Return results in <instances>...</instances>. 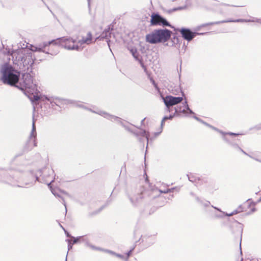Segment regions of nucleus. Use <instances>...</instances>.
Segmentation results:
<instances>
[{
	"mask_svg": "<svg viewBox=\"0 0 261 261\" xmlns=\"http://www.w3.org/2000/svg\"><path fill=\"white\" fill-rule=\"evenodd\" d=\"M92 35L90 32H88L86 37H83L82 39L79 40L77 42L79 46H82L84 44H89L92 42Z\"/></svg>",
	"mask_w": 261,
	"mask_h": 261,
	"instance_id": "15",
	"label": "nucleus"
},
{
	"mask_svg": "<svg viewBox=\"0 0 261 261\" xmlns=\"http://www.w3.org/2000/svg\"><path fill=\"white\" fill-rule=\"evenodd\" d=\"M34 98L35 100H38L39 99V97L38 96H34Z\"/></svg>",
	"mask_w": 261,
	"mask_h": 261,
	"instance_id": "34",
	"label": "nucleus"
},
{
	"mask_svg": "<svg viewBox=\"0 0 261 261\" xmlns=\"http://www.w3.org/2000/svg\"><path fill=\"white\" fill-rule=\"evenodd\" d=\"M182 9H183L182 7H177V8L173 9V11H177V10H181Z\"/></svg>",
	"mask_w": 261,
	"mask_h": 261,
	"instance_id": "31",
	"label": "nucleus"
},
{
	"mask_svg": "<svg viewBox=\"0 0 261 261\" xmlns=\"http://www.w3.org/2000/svg\"><path fill=\"white\" fill-rule=\"evenodd\" d=\"M174 190V188H171V189H168L166 190H160V193H167L168 192H172L173 190Z\"/></svg>",
	"mask_w": 261,
	"mask_h": 261,
	"instance_id": "26",
	"label": "nucleus"
},
{
	"mask_svg": "<svg viewBox=\"0 0 261 261\" xmlns=\"http://www.w3.org/2000/svg\"><path fill=\"white\" fill-rule=\"evenodd\" d=\"M18 172H16V173H15V176H17V175H18Z\"/></svg>",
	"mask_w": 261,
	"mask_h": 261,
	"instance_id": "43",
	"label": "nucleus"
},
{
	"mask_svg": "<svg viewBox=\"0 0 261 261\" xmlns=\"http://www.w3.org/2000/svg\"><path fill=\"white\" fill-rule=\"evenodd\" d=\"M62 200H63V204L64 205V206L66 207V203H65V202L64 200L62 198Z\"/></svg>",
	"mask_w": 261,
	"mask_h": 261,
	"instance_id": "38",
	"label": "nucleus"
},
{
	"mask_svg": "<svg viewBox=\"0 0 261 261\" xmlns=\"http://www.w3.org/2000/svg\"><path fill=\"white\" fill-rule=\"evenodd\" d=\"M152 84L154 85V86L155 87H156V85H155V84L154 81L153 80H152Z\"/></svg>",
	"mask_w": 261,
	"mask_h": 261,
	"instance_id": "39",
	"label": "nucleus"
},
{
	"mask_svg": "<svg viewBox=\"0 0 261 261\" xmlns=\"http://www.w3.org/2000/svg\"><path fill=\"white\" fill-rule=\"evenodd\" d=\"M197 200L201 203V204H202L204 206L207 207L210 205V202L209 201H205L203 202L201 200H200L198 197L197 198Z\"/></svg>",
	"mask_w": 261,
	"mask_h": 261,
	"instance_id": "23",
	"label": "nucleus"
},
{
	"mask_svg": "<svg viewBox=\"0 0 261 261\" xmlns=\"http://www.w3.org/2000/svg\"><path fill=\"white\" fill-rule=\"evenodd\" d=\"M61 227H62L63 228V229L64 230L65 233L67 234V237H70V236H69V233L67 232V231H66V230H65L64 229V228H63L62 226H61Z\"/></svg>",
	"mask_w": 261,
	"mask_h": 261,
	"instance_id": "35",
	"label": "nucleus"
},
{
	"mask_svg": "<svg viewBox=\"0 0 261 261\" xmlns=\"http://www.w3.org/2000/svg\"><path fill=\"white\" fill-rule=\"evenodd\" d=\"M189 180L194 184L196 186H198L202 185L203 182H206V181L203 179H201L199 177H196L195 175L193 174H188L187 175Z\"/></svg>",
	"mask_w": 261,
	"mask_h": 261,
	"instance_id": "13",
	"label": "nucleus"
},
{
	"mask_svg": "<svg viewBox=\"0 0 261 261\" xmlns=\"http://www.w3.org/2000/svg\"><path fill=\"white\" fill-rule=\"evenodd\" d=\"M72 238L74 239L73 240V242L72 243L73 244L77 243L79 241H80V240H81L82 239H83V237H77V238L72 237Z\"/></svg>",
	"mask_w": 261,
	"mask_h": 261,
	"instance_id": "24",
	"label": "nucleus"
},
{
	"mask_svg": "<svg viewBox=\"0 0 261 261\" xmlns=\"http://www.w3.org/2000/svg\"><path fill=\"white\" fill-rule=\"evenodd\" d=\"M260 201H261V197L259 198V200H257V202H260Z\"/></svg>",
	"mask_w": 261,
	"mask_h": 261,
	"instance_id": "41",
	"label": "nucleus"
},
{
	"mask_svg": "<svg viewBox=\"0 0 261 261\" xmlns=\"http://www.w3.org/2000/svg\"><path fill=\"white\" fill-rule=\"evenodd\" d=\"M193 118L194 119H195L196 120H198V121H199L200 122H203V123H204L205 125H208L209 126H210L211 127L213 128L215 130H217L215 127H213V126H210V125L207 124L206 123H205V122H203L201 119H200L199 118H198L197 117H196V116H194L193 117Z\"/></svg>",
	"mask_w": 261,
	"mask_h": 261,
	"instance_id": "25",
	"label": "nucleus"
},
{
	"mask_svg": "<svg viewBox=\"0 0 261 261\" xmlns=\"http://www.w3.org/2000/svg\"><path fill=\"white\" fill-rule=\"evenodd\" d=\"M250 205H255V203H254V202H251L250 203Z\"/></svg>",
	"mask_w": 261,
	"mask_h": 261,
	"instance_id": "40",
	"label": "nucleus"
},
{
	"mask_svg": "<svg viewBox=\"0 0 261 261\" xmlns=\"http://www.w3.org/2000/svg\"><path fill=\"white\" fill-rule=\"evenodd\" d=\"M67 241L68 242V250H69L72 248L73 244L71 243L72 241L70 240H67Z\"/></svg>",
	"mask_w": 261,
	"mask_h": 261,
	"instance_id": "28",
	"label": "nucleus"
},
{
	"mask_svg": "<svg viewBox=\"0 0 261 261\" xmlns=\"http://www.w3.org/2000/svg\"><path fill=\"white\" fill-rule=\"evenodd\" d=\"M238 148L243 153H244L246 155H248V154L245 152L242 149H241V148H240L239 147H238Z\"/></svg>",
	"mask_w": 261,
	"mask_h": 261,
	"instance_id": "33",
	"label": "nucleus"
},
{
	"mask_svg": "<svg viewBox=\"0 0 261 261\" xmlns=\"http://www.w3.org/2000/svg\"><path fill=\"white\" fill-rule=\"evenodd\" d=\"M214 208H216V209H217V208H216V207H214ZM217 210H218V211H220V210H219V209H218V208H217Z\"/></svg>",
	"mask_w": 261,
	"mask_h": 261,
	"instance_id": "51",
	"label": "nucleus"
},
{
	"mask_svg": "<svg viewBox=\"0 0 261 261\" xmlns=\"http://www.w3.org/2000/svg\"><path fill=\"white\" fill-rule=\"evenodd\" d=\"M13 179H14V177H12L11 176L9 177H7V179L3 180V181L12 185V186H16V185L15 184V182L13 181ZM29 185V184H28V183H25L24 184H21L20 185H17V186H18L19 187H24V186H27Z\"/></svg>",
	"mask_w": 261,
	"mask_h": 261,
	"instance_id": "18",
	"label": "nucleus"
},
{
	"mask_svg": "<svg viewBox=\"0 0 261 261\" xmlns=\"http://www.w3.org/2000/svg\"><path fill=\"white\" fill-rule=\"evenodd\" d=\"M144 120H145V119H143V120L141 121V123H142L144 122Z\"/></svg>",
	"mask_w": 261,
	"mask_h": 261,
	"instance_id": "46",
	"label": "nucleus"
},
{
	"mask_svg": "<svg viewBox=\"0 0 261 261\" xmlns=\"http://www.w3.org/2000/svg\"><path fill=\"white\" fill-rule=\"evenodd\" d=\"M50 172H51L52 173H54V171H53L52 169L50 170Z\"/></svg>",
	"mask_w": 261,
	"mask_h": 261,
	"instance_id": "47",
	"label": "nucleus"
},
{
	"mask_svg": "<svg viewBox=\"0 0 261 261\" xmlns=\"http://www.w3.org/2000/svg\"><path fill=\"white\" fill-rule=\"evenodd\" d=\"M242 211H243V208L242 207V205H240L237 210L233 211L232 213L230 214L226 213L225 215L227 216H231Z\"/></svg>",
	"mask_w": 261,
	"mask_h": 261,
	"instance_id": "20",
	"label": "nucleus"
},
{
	"mask_svg": "<svg viewBox=\"0 0 261 261\" xmlns=\"http://www.w3.org/2000/svg\"><path fill=\"white\" fill-rule=\"evenodd\" d=\"M150 24L153 26L171 27L169 22L159 13H153L151 15Z\"/></svg>",
	"mask_w": 261,
	"mask_h": 261,
	"instance_id": "7",
	"label": "nucleus"
},
{
	"mask_svg": "<svg viewBox=\"0 0 261 261\" xmlns=\"http://www.w3.org/2000/svg\"><path fill=\"white\" fill-rule=\"evenodd\" d=\"M88 5H89V6H90V0H88Z\"/></svg>",
	"mask_w": 261,
	"mask_h": 261,
	"instance_id": "45",
	"label": "nucleus"
},
{
	"mask_svg": "<svg viewBox=\"0 0 261 261\" xmlns=\"http://www.w3.org/2000/svg\"><path fill=\"white\" fill-rule=\"evenodd\" d=\"M110 29V28H109L108 29H106L100 36V37L101 39L105 38L106 39V41L107 42L109 47L110 42H111V40L109 39V37L111 38V33Z\"/></svg>",
	"mask_w": 261,
	"mask_h": 261,
	"instance_id": "17",
	"label": "nucleus"
},
{
	"mask_svg": "<svg viewBox=\"0 0 261 261\" xmlns=\"http://www.w3.org/2000/svg\"><path fill=\"white\" fill-rule=\"evenodd\" d=\"M53 181H54V180H52L50 181H49V182H47V184L48 186L50 188V189H51L52 193L55 196L62 198L61 196L58 193H57V192H56V189H52V188H51L50 185H51V182H53Z\"/></svg>",
	"mask_w": 261,
	"mask_h": 261,
	"instance_id": "21",
	"label": "nucleus"
},
{
	"mask_svg": "<svg viewBox=\"0 0 261 261\" xmlns=\"http://www.w3.org/2000/svg\"><path fill=\"white\" fill-rule=\"evenodd\" d=\"M250 201V199H249L247 200V202H249Z\"/></svg>",
	"mask_w": 261,
	"mask_h": 261,
	"instance_id": "49",
	"label": "nucleus"
},
{
	"mask_svg": "<svg viewBox=\"0 0 261 261\" xmlns=\"http://www.w3.org/2000/svg\"><path fill=\"white\" fill-rule=\"evenodd\" d=\"M100 115L103 116L105 118H108L109 119H110V120H111L113 121H116V122L120 123L122 125L124 126V124H123V121H122V120H121V119L120 118H119L118 117H116V116H112V115H109V114H107V113H106L105 112L101 113Z\"/></svg>",
	"mask_w": 261,
	"mask_h": 261,
	"instance_id": "16",
	"label": "nucleus"
},
{
	"mask_svg": "<svg viewBox=\"0 0 261 261\" xmlns=\"http://www.w3.org/2000/svg\"><path fill=\"white\" fill-rule=\"evenodd\" d=\"M43 170V172H42V174H43V172H45V170H47V168H45ZM48 170H49V169H48Z\"/></svg>",
	"mask_w": 261,
	"mask_h": 261,
	"instance_id": "37",
	"label": "nucleus"
},
{
	"mask_svg": "<svg viewBox=\"0 0 261 261\" xmlns=\"http://www.w3.org/2000/svg\"><path fill=\"white\" fill-rule=\"evenodd\" d=\"M228 134H229V135H233V136H238V135H239V134H235V133H228Z\"/></svg>",
	"mask_w": 261,
	"mask_h": 261,
	"instance_id": "32",
	"label": "nucleus"
},
{
	"mask_svg": "<svg viewBox=\"0 0 261 261\" xmlns=\"http://www.w3.org/2000/svg\"><path fill=\"white\" fill-rule=\"evenodd\" d=\"M1 80L4 84L15 86L20 78V71L6 62L0 67Z\"/></svg>",
	"mask_w": 261,
	"mask_h": 261,
	"instance_id": "2",
	"label": "nucleus"
},
{
	"mask_svg": "<svg viewBox=\"0 0 261 261\" xmlns=\"http://www.w3.org/2000/svg\"><path fill=\"white\" fill-rule=\"evenodd\" d=\"M108 252L111 253L112 254H114V255H116V256H117L118 257L121 258H123V257H124L123 255L119 254L116 253H115V252H114L113 251H108Z\"/></svg>",
	"mask_w": 261,
	"mask_h": 261,
	"instance_id": "27",
	"label": "nucleus"
},
{
	"mask_svg": "<svg viewBox=\"0 0 261 261\" xmlns=\"http://www.w3.org/2000/svg\"><path fill=\"white\" fill-rule=\"evenodd\" d=\"M182 97H174L171 95L166 96L163 98L166 107L173 106L182 101Z\"/></svg>",
	"mask_w": 261,
	"mask_h": 261,
	"instance_id": "10",
	"label": "nucleus"
},
{
	"mask_svg": "<svg viewBox=\"0 0 261 261\" xmlns=\"http://www.w3.org/2000/svg\"><path fill=\"white\" fill-rule=\"evenodd\" d=\"M90 247H91V248H93V249H95V248L94 246H92V245H91V246H90Z\"/></svg>",
	"mask_w": 261,
	"mask_h": 261,
	"instance_id": "44",
	"label": "nucleus"
},
{
	"mask_svg": "<svg viewBox=\"0 0 261 261\" xmlns=\"http://www.w3.org/2000/svg\"><path fill=\"white\" fill-rule=\"evenodd\" d=\"M255 211V208L252 209V212H253Z\"/></svg>",
	"mask_w": 261,
	"mask_h": 261,
	"instance_id": "42",
	"label": "nucleus"
},
{
	"mask_svg": "<svg viewBox=\"0 0 261 261\" xmlns=\"http://www.w3.org/2000/svg\"><path fill=\"white\" fill-rule=\"evenodd\" d=\"M57 102H55V103H56V105H58V103H57Z\"/></svg>",
	"mask_w": 261,
	"mask_h": 261,
	"instance_id": "53",
	"label": "nucleus"
},
{
	"mask_svg": "<svg viewBox=\"0 0 261 261\" xmlns=\"http://www.w3.org/2000/svg\"><path fill=\"white\" fill-rule=\"evenodd\" d=\"M178 43V38L176 37H174L171 39V41L165 43L164 45H165V46L173 47V46H176V45H177Z\"/></svg>",
	"mask_w": 261,
	"mask_h": 261,
	"instance_id": "19",
	"label": "nucleus"
},
{
	"mask_svg": "<svg viewBox=\"0 0 261 261\" xmlns=\"http://www.w3.org/2000/svg\"><path fill=\"white\" fill-rule=\"evenodd\" d=\"M175 112L173 114H171L169 116H165L161 122V126L162 127L164 125L165 121L166 120L170 119L171 120L178 113H182L184 114H186V110H188L189 111V113L191 114H194V113L189 108L188 105L187 104V101H185V102L182 103V107H177L174 108Z\"/></svg>",
	"mask_w": 261,
	"mask_h": 261,
	"instance_id": "6",
	"label": "nucleus"
},
{
	"mask_svg": "<svg viewBox=\"0 0 261 261\" xmlns=\"http://www.w3.org/2000/svg\"><path fill=\"white\" fill-rule=\"evenodd\" d=\"M36 135L37 133L35 126V120L33 116L32 131L30 134L29 140L26 144V147L28 149H32L34 147L37 146Z\"/></svg>",
	"mask_w": 261,
	"mask_h": 261,
	"instance_id": "8",
	"label": "nucleus"
},
{
	"mask_svg": "<svg viewBox=\"0 0 261 261\" xmlns=\"http://www.w3.org/2000/svg\"><path fill=\"white\" fill-rule=\"evenodd\" d=\"M134 250V248H133L132 249L130 250L127 253V257H126V259H127V258H128V257L129 256L130 254L132 253V252L133 251V250Z\"/></svg>",
	"mask_w": 261,
	"mask_h": 261,
	"instance_id": "30",
	"label": "nucleus"
},
{
	"mask_svg": "<svg viewBox=\"0 0 261 261\" xmlns=\"http://www.w3.org/2000/svg\"><path fill=\"white\" fill-rule=\"evenodd\" d=\"M24 72H26V73L22 75L19 83V88L22 90H28L31 92L37 90V85L34 80L35 73L33 71L32 66L28 71H25Z\"/></svg>",
	"mask_w": 261,
	"mask_h": 261,
	"instance_id": "4",
	"label": "nucleus"
},
{
	"mask_svg": "<svg viewBox=\"0 0 261 261\" xmlns=\"http://www.w3.org/2000/svg\"><path fill=\"white\" fill-rule=\"evenodd\" d=\"M129 50L130 53L132 54V55H133V56L134 57V58L136 60L139 61L141 66L144 69V70H146V67L142 61L141 58L139 53L137 49L135 47H133V48L129 49Z\"/></svg>",
	"mask_w": 261,
	"mask_h": 261,
	"instance_id": "14",
	"label": "nucleus"
},
{
	"mask_svg": "<svg viewBox=\"0 0 261 261\" xmlns=\"http://www.w3.org/2000/svg\"><path fill=\"white\" fill-rule=\"evenodd\" d=\"M48 44H53L56 48L59 47L58 45H61L68 50L81 51L83 48V47L79 46L76 40L70 37H63L56 40H53L48 41Z\"/></svg>",
	"mask_w": 261,
	"mask_h": 261,
	"instance_id": "5",
	"label": "nucleus"
},
{
	"mask_svg": "<svg viewBox=\"0 0 261 261\" xmlns=\"http://www.w3.org/2000/svg\"><path fill=\"white\" fill-rule=\"evenodd\" d=\"M172 107V106L166 107V111L168 112H170L172 111V109L171 108Z\"/></svg>",
	"mask_w": 261,
	"mask_h": 261,
	"instance_id": "29",
	"label": "nucleus"
},
{
	"mask_svg": "<svg viewBox=\"0 0 261 261\" xmlns=\"http://www.w3.org/2000/svg\"><path fill=\"white\" fill-rule=\"evenodd\" d=\"M57 102H55V103H56V105H58V103H57Z\"/></svg>",
	"mask_w": 261,
	"mask_h": 261,
	"instance_id": "52",
	"label": "nucleus"
},
{
	"mask_svg": "<svg viewBox=\"0 0 261 261\" xmlns=\"http://www.w3.org/2000/svg\"><path fill=\"white\" fill-rule=\"evenodd\" d=\"M48 42H44L43 44H40L38 46L31 45L30 49L27 48H21L11 52L8 51L7 53H4V58H6L7 60H10V57H12L13 63L15 65L20 71H28L33 66L35 58L33 54V51L43 52L46 54H53L51 53L46 51L45 48L49 45Z\"/></svg>",
	"mask_w": 261,
	"mask_h": 261,
	"instance_id": "1",
	"label": "nucleus"
},
{
	"mask_svg": "<svg viewBox=\"0 0 261 261\" xmlns=\"http://www.w3.org/2000/svg\"><path fill=\"white\" fill-rule=\"evenodd\" d=\"M219 132L220 133H221V134H224V133H223L222 132L220 131V130H219Z\"/></svg>",
	"mask_w": 261,
	"mask_h": 261,
	"instance_id": "48",
	"label": "nucleus"
},
{
	"mask_svg": "<svg viewBox=\"0 0 261 261\" xmlns=\"http://www.w3.org/2000/svg\"><path fill=\"white\" fill-rule=\"evenodd\" d=\"M143 193H138L137 195H133L130 196L129 199L132 204L134 206L138 205L142 201Z\"/></svg>",
	"mask_w": 261,
	"mask_h": 261,
	"instance_id": "12",
	"label": "nucleus"
},
{
	"mask_svg": "<svg viewBox=\"0 0 261 261\" xmlns=\"http://www.w3.org/2000/svg\"><path fill=\"white\" fill-rule=\"evenodd\" d=\"M172 32L167 29H156L146 35V42L151 44L165 43L171 37Z\"/></svg>",
	"mask_w": 261,
	"mask_h": 261,
	"instance_id": "3",
	"label": "nucleus"
},
{
	"mask_svg": "<svg viewBox=\"0 0 261 261\" xmlns=\"http://www.w3.org/2000/svg\"><path fill=\"white\" fill-rule=\"evenodd\" d=\"M260 22V19H257V18H253V19H239L237 20H228L226 21H216V22H213L210 23H207L205 24H203L201 26L202 27H206L210 25H214V24H220L221 23H224V22Z\"/></svg>",
	"mask_w": 261,
	"mask_h": 261,
	"instance_id": "11",
	"label": "nucleus"
},
{
	"mask_svg": "<svg viewBox=\"0 0 261 261\" xmlns=\"http://www.w3.org/2000/svg\"><path fill=\"white\" fill-rule=\"evenodd\" d=\"M139 135L145 137L147 141V142H148V139L149 137V133L146 132L145 130H141L140 132Z\"/></svg>",
	"mask_w": 261,
	"mask_h": 261,
	"instance_id": "22",
	"label": "nucleus"
},
{
	"mask_svg": "<svg viewBox=\"0 0 261 261\" xmlns=\"http://www.w3.org/2000/svg\"><path fill=\"white\" fill-rule=\"evenodd\" d=\"M223 139H224V140H225V141H228V139H227V137H226V136H224V137H223Z\"/></svg>",
	"mask_w": 261,
	"mask_h": 261,
	"instance_id": "36",
	"label": "nucleus"
},
{
	"mask_svg": "<svg viewBox=\"0 0 261 261\" xmlns=\"http://www.w3.org/2000/svg\"><path fill=\"white\" fill-rule=\"evenodd\" d=\"M177 31L180 33L183 38L188 41H191L197 35L199 34L198 33L192 32L190 29L186 28H181L176 29ZM200 34H203L201 33Z\"/></svg>",
	"mask_w": 261,
	"mask_h": 261,
	"instance_id": "9",
	"label": "nucleus"
},
{
	"mask_svg": "<svg viewBox=\"0 0 261 261\" xmlns=\"http://www.w3.org/2000/svg\"><path fill=\"white\" fill-rule=\"evenodd\" d=\"M240 245L241 246V244ZM240 250H241L240 253H242V251H241V247H240Z\"/></svg>",
	"mask_w": 261,
	"mask_h": 261,
	"instance_id": "50",
	"label": "nucleus"
}]
</instances>
